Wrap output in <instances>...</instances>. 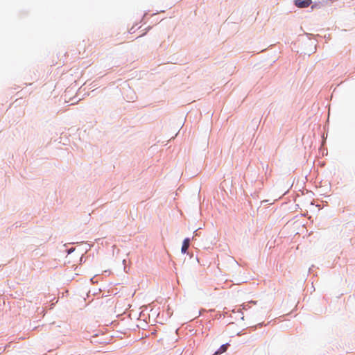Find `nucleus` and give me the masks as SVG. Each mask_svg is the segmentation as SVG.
I'll return each mask as SVG.
<instances>
[{"label":"nucleus","instance_id":"nucleus-1","mask_svg":"<svg viewBox=\"0 0 355 355\" xmlns=\"http://www.w3.org/2000/svg\"><path fill=\"white\" fill-rule=\"evenodd\" d=\"M223 261L230 266V267H227L230 272H235L239 269V265L234 257L227 256L225 258L223 257Z\"/></svg>","mask_w":355,"mask_h":355},{"label":"nucleus","instance_id":"nucleus-2","mask_svg":"<svg viewBox=\"0 0 355 355\" xmlns=\"http://www.w3.org/2000/svg\"><path fill=\"white\" fill-rule=\"evenodd\" d=\"M312 3V0H294V5L300 8H305Z\"/></svg>","mask_w":355,"mask_h":355},{"label":"nucleus","instance_id":"nucleus-3","mask_svg":"<svg viewBox=\"0 0 355 355\" xmlns=\"http://www.w3.org/2000/svg\"><path fill=\"white\" fill-rule=\"evenodd\" d=\"M189 243H190V239L189 238H187L183 241V243H182V249H181V252L183 254L187 252V251L189 247Z\"/></svg>","mask_w":355,"mask_h":355},{"label":"nucleus","instance_id":"nucleus-4","mask_svg":"<svg viewBox=\"0 0 355 355\" xmlns=\"http://www.w3.org/2000/svg\"><path fill=\"white\" fill-rule=\"evenodd\" d=\"M250 304H256L257 302L256 301H250V302H248L247 304H244L243 306V309L245 310H248L250 307Z\"/></svg>","mask_w":355,"mask_h":355},{"label":"nucleus","instance_id":"nucleus-5","mask_svg":"<svg viewBox=\"0 0 355 355\" xmlns=\"http://www.w3.org/2000/svg\"><path fill=\"white\" fill-rule=\"evenodd\" d=\"M226 308H223V320L225 319L226 318V314H227V312H226L225 310ZM227 323L228 324H234L233 322H231V321H228V320H226V321H224L223 320V324L224 323Z\"/></svg>","mask_w":355,"mask_h":355},{"label":"nucleus","instance_id":"nucleus-6","mask_svg":"<svg viewBox=\"0 0 355 355\" xmlns=\"http://www.w3.org/2000/svg\"><path fill=\"white\" fill-rule=\"evenodd\" d=\"M229 345H230V344L228 343H223V353L227 351Z\"/></svg>","mask_w":355,"mask_h":355},{"label":"nucleus","instance_id":"nucleus-7","mask_svg":"<svg viewBox=\"0 0 355 355\" xmlns=\"http://www.w3.org/2000/svg\"><path fill=\"white\" fill-rule=\"evenodd\" d=\"M227 286H228V279H226L225 280V282H223V289H225V288H226V287H227Z\"/></svg>","mask_w":355,"mask_h":355},{"label":"nucleus","instance_id":"nucleus-8","mask_svg":"<svg viewBox=\"0 0 355 355\" xmlns=\"http://www.w3.org/2000/svg\"><path fill=\"white\" fill-rule=\"evenodd\" d=\"M220 354V349H219V350H218L217 352H215V354H214V355H218V354Z\"/></svg>","mask_w":355,"mask_h":355}]
</instances>
